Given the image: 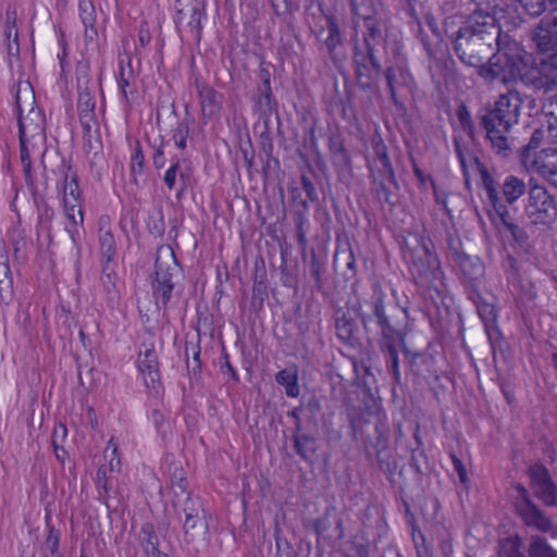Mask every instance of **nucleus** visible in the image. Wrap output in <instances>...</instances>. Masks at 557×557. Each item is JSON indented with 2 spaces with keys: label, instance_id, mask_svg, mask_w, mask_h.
Here are the masks:
<instances>
[{
  "label": "nucleus",
  "instance_id": "6",
  "mask_svg": "<svg viewBox=\"0 0 557 557\" xmlns=\"http://www.w3.org/2000/svg\"><path fill=\"white\" fill-rule=\"evenodd\" d=\"M522 51L517 42L505 39L487 58V63L479 66L478 74L488 83L500 82L508 85L518 82Z\"/></svg>",
  "mask_w": 557,
  "mask_h": 557
},
{
  "label": "nucleus",
  "instance_id": "60",
  "mask_svg": "<svg viewBox=\"0 0 557 557\" xmlns=\"http://www.w3.org/2000/svg\"><path fill=\"white\" fill-rule=\"evenodd\" d=\"M96 486L98 488L99 498H104L108 496V493H109L108 468L106 466H101L97 470Z\"/></svg>",
  "mask_w": 557,
  "mask_h": 557
},
{
  "label": "nucleus",
  "instance_id": "13",
  "mask_svg": "<svg viewBox=\"0 0 557 557\" xmlns=\"http://www.w3.org/2000/svg\"><path fill=\"white\" fill-rule=\"evenodd\" d=\"M311 528L317 535V546L335 547L345 536L343 520L333 509L326 508L321 517L311 521Z\"/></svg>",
  "mask_w": 557,
  "mask_h": 557
},
{
  "label": "nucleus",
  "instance_id": "51",
  "mask_svg": "<svg viewBox=\"0 0 557 557\" xmlns=\"http://www.w3.org/2000/svg\"><path fill=\"white\" fill-rule=\"evenodd\" d=\"M457 117L462 131L468 135L472 143L476 140L475 125L472 120L471 113L466 104H460L457 110Z\"/></svg>",
  "mask_w": 557,
  "mask_h": 557
},
{
  "label": "nucleus",
  "instance_id": "27",
  "mask_svg": "<svg viewBox=\"0 0 557 557\" xmlns=\"http://www.w3.org/2000/svg\"><path fill=\"white\" fill-rule=\"evenodd\" d=\"M334 268L335 271L345 268L343 271V276L346 282L356 278V258L348 242L337 245L334 253Z\"/></svg>",
  "mask_w": 557,
  "mask_h": 557
},
{
  "label": "nucleus",
  "instance_id": "31",
  "mask_svg": "<svg viewBox=\"0 0 557 557\" xmlns=\"http://www.w3.org/2000/svg\"><path fill=\"white\" fill-rule=\"evenodd\" d=\"M187 13L189 15L187 26L190 33L193 34L196 42L199 44L202 37V21L207 18L206 1L193 0L187 5Z\"/></svg>",
  "mask_w": 557,
  "mask_h": 557
},
{
  "label": "nucleus",
  "instance_id": "62",
  "mask_svg": "<svg viewBox=\"0 0 557 557\" xmlns=\"http://www.w3.org/2000/svg\"><path fill=\"white\" fill-rule=\"evenodd\" d=\"M79 123L83 127V137H91V128L92 126H96V133L99 132L98 129V120L96 116V113L90 114H78Z\"/></svg>",
  "mask_w": 557,
  "mask_h": 557
},
{
  "label": "nucleus",
  "instance_id": "33",
  "mask_svg": "<svg viewBox=\"0 0 557 557\" xmlns=\"http://www.w3.org/2000/svg\"><path fill=\"white\" fill-rule=\"evenodd\" d=\"M98 240L101 257H116V242L111 230L109 218H100L98 227Z\"/></svg>",
  "mask_w": 557,
  "mask_h": 557
},
{
  "label": "nucleus",
  "instance_id": "49",
  "mask_svg": "<svg viewBox=\"0 0 557 557\" xmlns=\"http://www.w3.org/2000/svg\"><path fill=\"white\" fill-rule=\"evenodd\" d=\"M195 122V119L190 115H186L183 120H181L176 127L173 129V139L175 141V146L178 149H186L187 147V138L190 135L191 126Z\"/></svg>",
  "mask_w": 557,
  "mask_h": 557
},
{
  "label": "nucleus",
  "instance_id": "53",
  "mask_svg": "<svg viewBox=\"0 0 557 557\" xmlns=\"http://www.w3.org/2000/svg\"><path fill=\"white\" fill-rule=\"evenodd\" d=\"M362 381H363L364 394L370 399H372L374 405H376L377 408L380 409V406L377 405V401H381L380 387L377 385L375 375L371 372V370L369 368L364 369V374H363Z\"/></svg>",
  "mask_w": 557,
  "mask_h": 557
},
{
  "label": "nucleus",
  "instance_id": "29",
  "mask_svg": "<svg viewBox=\"0 0 557 557\" xmlns=\"http://www.w3.org/2000/svg\"><path fill=\"white\" fill-rule=\"evenodd\" d=\"M184 536L187 543L206 541L209 533V524L207 513L202 512L198 516L184 518L183 523Z\"/></svg>",
  "mask_w": 557,
  "mask_h": 557
},
{
  "label": "nucleus",
  "instance_id": "21",
  "mask_svg": "<svg viewBox=\"0 0 557 557\" xmlns=\"http://www.w3.org/2000/svg\"><path fill=\"white\" fill-rule=\"evenodd\" d=\"M527 163L540 177L557 188V148H543Z\"/></svg>",
  "mask_w": 557,
  "mask_h": 557
},
{
  "label": "nucleus",
  "instance_id": "9",
  "mask_svg": "<svg viewBox=\"0 0 557 557\" xmlns=\"http://www.w3.org/2000/svg\"><path fill=\"white\" fill-rule=\"evenodd\" d=\"M153 268L154 269L151 274L152 297L157 306L161 302L163 311L165 312L173 297V290L175 287L173 277L178 272V263L172 252L170 259L164 261L157 256Z\"/></svg>",
  "mask_w": 557,
  "mask_h": 557
},
{
  "label": "nucleus",
  "instance_id": "39",
  "mask_svg": "<svg viewBox=\"0 0 557 557\" xmlns=\"http://www.w3.org/2000/svg\"><path fill=\"white\" fill-rule=\"evenodd\" d=\"M549 24V18H542L534 29L533 40L536 44V47L542 52H548L557 47V40L555 39V34L547 26Z\"/></svg>",
  "mask_w": 557,
  "mask_h": 557
},
{
  "label": "nucleus",
  "instance_id": "61",
  "mask_svg": "<svg viewBox=\"0 0 557 557\" xmlns=\"http://www.w3.org/2000/svg\"><path fill=\"white\" fill-rule=\"evenodd\" d=\"M13 299L12 276L0 277V302L10 304Z\"/></svg>",
  "mask_w": 557,
  "mask_h": 557
},
{
  "label": "nucleus",
  "instance_id": "48",
  "mask_svg": "<svg viewBox=\"0 0 557 557\" xmlns=\"http://www.w3.org/2000/svg\"><path fill=\"white\" fill-rule=\"evenodd\" d=\"M523 544L519 536H508L499 542L498 557H525Z\"/></svg>",
  "mask_w": 557,
  "mask_h": 557
},
{
  "label": "nucleus",
  "instance_id": "55",
  "mask_svg": "<svg viewBox=\"0 0 557 557\" xmlns=\"http://www.w3.org/2000/svg\"><path fill=\"white\" fill-rule=\"evenodd\" d=\"M276 553L274 557H298L290 542L282 536V530L276 524L274 529Z\"/></svg>",
  "mask_w": 557,
  "mask_h": 557
},
{
  "label": "nucleus",
  "instance_id": "28",
  "mask_svg": "<svg viewBox=\"0 0 557 557\" xmlns=\"http://www.w3.org/2000/svg\"><path fill=\"white\" fill-rule=\"evenodd\" d=\"M455 263L459 267L465 280L474 288L484 275V265L480 258L468 253L457 255Z\"/></svg>",
  "mask_w": 557,
  "mask_h": 557
},
{
  "label": "nucleus",
  "instance_id": "11",
  "mask_svg": "<svg viewBox=\"0 0 557 557\" xmlns=\"http://www.w3.org/2000/svg\"><path fill=\"white\" fill-rule=\"evenodd\" d=\"M515 510L523 523L541 532H549L553 529L552 519L539 508L532 500L529 491L521 484L515 486Z\"/></svg>",
  "mask_w": 557,
  "mask_h": 557
},
{
  "label": "nucleus",
  "instance_id": "23",
  "mask_svg": "<svg viewBox=\"0 0 557 557\" xmlns=\"http://www.w3.org/2000/svg\"><path fill=\"white\" fill-rule=\"evenodd\" d=\"M488 190L491 191V198L495 201V213L502 221L505 228L511 234L512 239L523 249H527L530 246V238L528 233L519 226L517 223L513 222L512 218L510 216L509 210L506 206L500 205L499 200L497 199L495 195V189L493 187H490Z\"/></svg>",
  "mask_w": 557,
  "mask_h": 557
},
{
  "label": "nucleus",
  "instance_id": "32",
  "mask_svg": "<svg viewBox=\"0 0 557 557\" xmlns=\"http://www.w3.org/2000/svg\"><path fill=\"white\" fill-rule=\"evenodd\" d=\"M138 540L143 549L149 557H169L159 549V537L151 522L147 521L143 523Z\"/></svg>",
  "mask_w": 557,
  "mask_h": 557
},
{
  "label": "nucleus",
  "instance_id": "44",
  "mask_svg": "<svg viewBox=\"0 0 557 557\" xmlns=\"http://www.w3.org/2000/svg\"><path fill=\"white\" fill-rule=\"evenodd\" d=\"M134 78V71L132 66V60L129 55L125 57V60L120 58L119 60V78L117 83L122 91L123 98L126 103L129 102L126 88L129 87L131 81Z\"/></svg>",
  "mask_w": 557,
  "mask_h": 557
},
{
  "label": "nucleus",
  "instance_id": "52",
  "mask_svg": "<svg viewBox=\"0 0 557 557\" xmlns=\"http://www.w3.org/2000/svg\"><path fill=\"white\" fill-rule=\"evenodd\" d=\"M268 298L267 283L258 280V273L253 277L251 307L255 311L263 309L264 300Z\"/></svg>",
  "mask_w": 557,
  "mask_h": 557
},
{
  "label": "nucleus",
  "instance_id": "5",
  "mask_svg": "<svg viewBox=\"0 0 557 557\" xmlns=\"http://www.w3.org/2000/svg\"><path fill=\"white\" fill-rule=\"evenodd\" d=\"M364 52H356L357 79L361 89H372L377 87L381 77V64L376 55L380 47H383V35L380 28V22L374 16L363 18Z\"/></svg>",
  "mask_w": 557,
  "mask_h": 557
},
{
  "label": "nucleus",
  "instance_id": "50",
  "mask_svg": "<svg viewBox=\"0 0 557 557\" xmlns=\"http://www.w3.org/2000/svg\"><path fill=\"white\" fill-rule=\"evenodd\" d=\"M146 228L156 238H162L165 232L164 215L161 208L149 212Z\"/></svg>",
  "mask_w": 557,
  "mask_h": 557
},
{
  "label": "nucleus",
  "instance_id": "45",
  "mask_svg": "<svg viewBox=\"0 0 557 557\" xmlns=\"http://www.w3.org/2000/svg\"><path fill=\"white\" fill-rule=\"evenodd\" d=\"M67 437V429L66 425L62 422H59L55 424L51 442L54 450L55 458L61 461L62 463L65 461L66 458H69V453L64 449L63 443L65 442Z\"/></svg>",
  "mask_w": 557,
  "mask_h": 557
},
{
  "label": "nucleus",
  "instance_id": "30",
  "mask_svg": "<svg viewBox=\"0 0 557 557\" xmlns=\"http://www.w3.org/2000/svg\"><path fill=\"white\" fill-rule=\"evenodd\" d=\"M180 178V188L176 193V198L180 199L190 187V176L181 169V161L178 159L172 160L170 168L165 171L163 182L169 190H173Z\"/></svg>",
  "mask_w": 557,
  "mask_h": 557
},
{
  "label": "nucleus",
  "instance_id": "47",
  "mask_svg": "<svg viewBox=\"0 0 557 557\" xmlns=\"http://www.w3.org/2000/svg\"><path fill=\"white\" fill-rule=\"evenodd\" d=\"M20 158H21V163L23 166L25 184L28 187L34 200L36 201L38 190H37V186L35 184V180L33 176V163H32V159H30V148L20 149Z\"/></svg>",
  "mask_w": 557,
  "mask_h": 557
},
{
  "label": "nucleus",
  "instance_id": "41",
  "mask_svg": "<svg viewBox=\"0 0 557 557\" xmlns=\"http://www.w3.org/2000/svg\"><path fill=\"white\" fill-rule=\"evenodd\" d=\"M335 329L338 338L345 344H352L356 323L351 317L343 310L335 312Z\"/></svg>",
  "mask_w": 557,
  "mask_h": 557
},
{
  "label": "nucleus",
  "instance_id": "20",
  "mask_svg": "<svg viewBox=\"0 0 557 557\" xmlns=\"http://www.w3.org/2000/svg\"><path fill=\"white\" fill-rule=\"evenodd\" d=\"M531 485L534 494L545 506H557V487L553 482L548 470L543 466L530 468Z\"/></svg>",
  "mask_w": 557,
  "mask_h": 557
},
{
  "label": "nucleus",
  "instance_id": "24",
  "mask_svg": "<svg viewBox=\"0 0 557 557\" xmlns=\"http://www.w3.org/2000/svg\"><path fill=\"white\" fill-rule=\"evenodd\" d=\"M195 85L200 100L202 116L211 119L219 114L222 109V96L203 81L196 79Z\"/></svg>",
  "mask_w": 557,
  "mask_h": 557
},
{
  "label": "nucleus",
  "instance_id": "2",
  "mask_svg": "<svg viewBox=\"0 0 557 557\" xmlns=\"http://www.w3.org/2000/svg\"><path fill=\"white\" fill-rule=\"evenodd\" d=\"M522 100L516 91L500 95L493 108L479 115L480 126L491 149L500 157H508L513 150L512 127L518 124Z\"/></svg>",
  "mask_w": 557,
  "mask_h": 557
},
{
  "label": "nucleus",
  "instance_id": "56",
  "mask_svg": "<svg viewBox=\"0 0 557 557\" xmlns=\"http://www.w3.org/2000/svg\"><path fill=\"white\" fill-rule=\"evenodd\" d=\"M530 557H557L555 550H553L542 536H532L530 547Z\"/></svg>",
  "mask_w": 557,
  "mask_h": 557
},
{
  "label": "nucleus",
  "instance_id": "26",
  "mask_svg": "<svg viewBox=\"0 0 557 557\" xmlns=\"http://www.w3.org/2000/svg\"><path fill=\"white\" fill-rule=\"evenodd\" d=\"M294 448L296 454L305 461L313 463L319 448L318 438L305 429L294 431Z\"/></svg>",
  "mask_w": 557,
  "mask_h": 557
},
{
  "label": "nucleus",
  "instance_id": "38",
  "mask_svg": "<svg viewBox=\"0 0 557 557\" xmlns=\"http://www.w3.org/2000/svg\"><path fill=\"white\" fill-rule=\"evenodd\" d=\"M327 147L335 166L348 169L351 159L345 148L344 139L339 134L332 133L327 139Z\"/></svg>",
  "mask_w": 557,
  "mask_h": 557
},
{
  "label": "nucleus",
  "instance_id": "59",
  "mask_svg": "<svg viewBox=\"0 0 557 557\" xmlns=\"http://www.w3.org/2000/svg\"><path fill=\"white\" fill-rule=\"evenodd\" d=\"M79 15L84 26H91L96 23L95 8L91 1L82 0L78 4Z\"/></svg>",
  "mask_w": 557,
  "mask_h": 557
},
{
  "label": "nucleus",
  "instance_id": "4",
  "mask_svg": "<svg viewBox=\"0 0 557 557\" xmlns=\"http://www.w3.org/2000/svg\"><path fill=\"white\" fill-rule=\"evenodd\" d=\"M20 149H35L46 141V117L36 107L35 94L30 84L18 82L15 92Z\"/></svg>",
  "mask_w": 557,
  "mask_h": 557
},
{
  "label": "nucleus",
  "instance_id": "37",
  "mask_svg": "<svg viewBox=\"0 0 557 557\" xmlns=\"http://www.w3.org/2000/svg\"><path fill=\"white\" fill-rule=\"evenodd\" d=\"M453 141H454L455 152L457 154L458 161L461 166L462 174H463L466 181H468L469 165L472 163L481 165L479 158L472 152V150L469 148L468 144L456 133L453 136Z\"/></svg>",
  "mask_w": 557,
  "mask_h": 557
},
{
  "label": "nucleus",
  "instance_id": "36",
  "mask_svg": "<svg viewBox=\"0 0 557 557\" xmlns=\"http://www.w3.org/2000/svg\"><path fill=\"white\" fill-rule=\"evenodd\" d=\"M172 506L177 515L181 512L184 513V518H190L206 512L201 498L194 496L191 493L177 499H172Z\"/></svg>",
  "mask_w": 557,
  "mask_h": 557
},
{
  "label": "nucleus",
  "instance_id": "42",
  "mask_svg": "<svg viewBox=\"0 0 557 557\" xmlns=\"http://www.w3.org/2000/svg\"><path fill=\"white\" fill-rule=\"evenodd\" d=\"M275 381L278 385L284 386L288 397L299 396L300 388L298 384L297 370L283 369L275 374Z\"/></svg>",
  "mask_w": 557,
  "mask_h": 557
},
{
  "label": "nucleus",
  "instance_id": "25",
  "mask_svg": "<svg viewBox=\"0 0 557 557\" xmlns=\"http://www.w3.org/2000/svg\"><path fill=\"white\" fill-rule=\"evenodd\" d=\"M474 5L468 17H475L478 21L493 18L495 23L505 17L507 0H471Z\"/></svg>",
  "mask_w": 557,
  "mask_h": 557
},
{
  "label": "nucleus",
  "instance_id": "18",
  "mask_svg": "<svg viewBox=\"0 0 557 557\" xmlns=\"http://www.w3.org/2000/svg\"><path fill=\"white\" fill-rule=\"evenodd\" d=\"M372 295L361 307V319L366 329L375 324L383 333V289L381 278L376 274L370 275Z\"/></svg>",
  "mask_w": 557,
  "mask_h": 557
},
{
  "label": "nucleus",
  "instance_id": "63",
  "mask_svg": "<svg viewBox=\"0 0 557 557\" xmlns=\"http://www.w3.org/2000/svg\"><path fill=\"white\" fill-rule=\"evenodd\" d=\"M149 417L153 422V425L158 434H160L161 437L164 438L169 430V425L166 423L164 414L159 409H153Z\"/></svg>",
  "mask_w": 557,
  "mask_h": 557
},
{
  "label": "nucleus",
  "instance_id": "12",
  "mask_svg": "<svg viewBox=\"0 0 557 557\" xmlns=\"http://www.w3.org/2000/svg\"><path fill=\"white\" fill-rule=\"evenodd\" d=\"M542 144H557V103L550 102L544 106L541 117V126L537 127L529 144L523 148L522 160L524 163L530 159V151Z\"/></svg>",
  "mask_w": 557,
  "mask_h": 557
},
{
  "label": "nucleus",
  "instance_id": "34",
  "mask_svg": "<svg viewBox=\"0 0 557 557\" xmlns=\"http://www.w3.org/2000/svg\"><path fill=\"white\" fill-rule=\"evenodd\" d=\"M509 285L521 301L534 300L537 296L535 284L512 270L508 275Z\"/></svg>",
  "mask_w": 557,
  "mask_h": 557
},
{
  "label": "nucleus",
  "instance_id": "17",
  "mask_svg": "<svg viewBox=\"0 0 557 557\" xmlns=\"http://www.w3.org/2000/svg\"><path fill=\"white\" fill-rule=\"evenodd\" d=\"M326 28L323 26L319 30H314L317 41L321 42V47L325 48L329 58L337 63L339 61V52L344 48V37L339 26L338 18L333 14H324Z\"/></svg>",
  "mask_w": 557,
  "mask_h": 557
},
{
  "label": "nucleus",
  "instance_id": "10",
  "mask_svg": "<svg viewBox=\"0 0 557 557\" xmlns=\"http://www.w3.org/2000/svg\"><path fill=\"white\" fill-rule=\"evenodd\" d=\"M524 213L530 223L534 225H549L557 218V202L555 196L543 185H532L528 190V200Z\"/></svg>",
  "mask_w": 557,
  "mask_h": 557
},
{
  "label": "nucleus",
  "instance_id": "15",
  "mask_svg": "<svg viewBox=\"0 0 557 557\" xmlns=\"http://www.w3.org/2000/svg\"><path fill=\"white\" fill-rule=\"evenodd\" d=\"M519 79L523 84L534 87L537 90L546 92L555 91L557 88V77H550V73H545L543 65H535L532 55L522 51L521 64H519Z\"/></svg>",
  "mask_w": 557,
  "mask_h": 557
},
{
  "label": "nucleus",
  "instance_id": "40",
  "mask_svg": "<svg viewBox=\"0 0 557 557\" xmlns=\"http://www.w3.org/2000/svg\"><path fill=\"white\" fill-rule=\"evenodd\" d=\"M197 342L185 344V359H186V368L189 375L196 376L200 374L201 371V360H200V341H201V332L200 327H197Z\"/></svg>",
  "mask_w": 557,
  "mask_h": 557
},
{
  "label": "nucleus",
  "instance_id": "57",
  "mask_svg": "<svg viewBox=\"0 0 557 557\" xmlns=\"http://www.w3.org/2000/svg\"><path fill=\"white\" fill-rule=\"evenodd\" d=\"M259 145H260L261 152H263L267 158L264 161V164H263V171H267V169L270 168L271 161L278 162L277 159H275L273 157L274 145H273L272 137L270 136V134L268 132H262L260 134Z\"/></svg>",
  "mask_w": 557,
  "mask_h": 557
},
{
  "label": "nucleus",
  "instance_id": "7",
  "mask_svg": "<svg viewBox=\"0 0 557 557\" xmlns=\"http://www.w3.org/2000/svg\"><path fill=\"white\" fill-rule=\"evenodd\" d=\"M389 46L393 52V64L385 71V78L394 102L395 113L404 117L407 112L405 102L412 91L413 78L408 71L406 57L401 52L403 46L397 39V34H394V39Z\"/></svg>",
  "mask_w": 557,
  "mask_h": 557
},
{
  "label": "nucleus",
  "instance_id": "54",
  "mask_svg": "<svg viewBox=\"0 0 557 557\" xmlns=\"http://www.w3.org/2000/svg\"><path fill=\"white\" fill-rule=\"evenodd\" d=\"M145 168V154L141 148V144L139 140H136L135 143V152L132 157L131 161V174H132V182L138 186V176L144 173Z\"/></svg>",
  "mask_w": 557,
  "mask_h": 557
},
{
  "label": "nucleus",
  "instance_id": "3",
  "mask_svg": "<svg viewBox=\"0 0 557 557\" xmlns=\"http://www.w3.org/2000/svg\"><path fill=\"white\" fill-rule=\"evenodd\" d=\"M403 257L417 283L436 290L444 286V272L434 245L422 232H407L403 236Z\"/></svg>",
  "mask_w": 557,
  "mask_h": 557
},
{
  "label": "nucleus",
  "instance_id": "64",
  "mask_svg": "<svg viewBox=\"0 0 557 557\" xmlns=\"http://www.w3.org/2000/svg\"><path fill=\"white\" fill-rule=\"evenodd\" d=\"M26 247L27 242L25 237L20 235L18 238L13 240V256L18 263H24L27 260Z\"/></svg>",
  "mask_w": 557,
  "mask_h": 557
},
{
  "label": "nucleus",
  "instance_id": "22",
  "mask_svg": "<svg viewBox=\"0 0 557 557\" xmlns=\"http://www.w3.org/2000/svg\"><path fill=\"white\" fill-rule=\"evenodd\" d=\"M60 171L63 175V202L64 206H67L73 200L71 205L72 209L77 208V214L79 219V223H83V209H82V191L78 185V175L76 171L72 169V165L62 159Z\"/></svg>",
  "mask_w": 557,
  "mask_h": 557
},
{
  "label": "nucleus",
  "instance_id": "35",
  "mask_svg": "<svg viewBox=\"0 0 557 557\" xmlns=\"http://www.w3.org/2000/svg\"><path fill=\"white\" fill-rule=\"evenodd\" d=\"M252 100L255 110L259 113L260 117L268 119L273 113L277 114L278 102L272 89H256Z\"/></svg>",
  "mask_w": 557,
  "mask_h": 557
},
{
  "label": "nucleus",
  "instance_id": "1",
  "mask_svg": "<svg viewBox=\"0 0 557 557\" xmlns=\"http://www.w3.org/2000/svg\"><path fill=\"white\" fill-rule=\"evenodd\" d=\"M451 38L459 60L465 65L479 67L507 36H502L500 26L493 18L478 21L468 17Z\"/></svg>",
  "mask_w": 557,
  "mask_h": 557
},
{
  "label": "nucleus",
  "instance_id": "19",
  "mask_svg": "<svg viewBox=\"0 0 557 557\" xmlns=\"http://www.w3.org/2000/svg\"><path fill=\"white\" fill-rule=\"evenodd\" d=\"M77 112L78 114L96 113V99L91 94V76L88 62H78L76 65Z\"/></svg>",
  "mask_w": 557,
  "mask_h": 557
},
{
  "label": "nucleus",
  "instance_id": "16",
  "mask_svg": "<svg viewBox=\"0 0 557 557\" xmlns=\"http://www.w3.org/2000/svg\"><path fill=\"white\" fill-rule=\"evenodd\" d=\"M137 369L143 375L144 384L150 394L158 396L163 389L160 372V362L154 349L151 344L144 352H139L137 356Z\"/></svg>",
  "mask_w": 557,
  "mask_h": 557
},
{
  "label": "nucleus",
  "instance_id": "8",
  "mask_svg": "<svg viewBox=\"0 0 557 557\" xmlns=\"http://www.w3.org/2000/svg\"><path fill=\"white\" fill-rule=\"evenodd\" d=\"M480 174L487 200L494 210L495 201L491 198L490 187L495 189V195L500 205L507 208L508 205H513L529 190L524 180L513 174H508L502 181H497L483 165H481Z\"/></svg>",
  "mask_w": 557,
  "mask_h": 557
},
{
  "label": "nucleus",
  "instance_id": "14",
  "mask_svg": "<svg viewBox=\"0 0 557 557\" xmlns=\"http://www.w3.org/2000/svg\"><path fill=\"white\" fill-rule=\"evenodd\" d=\"M364 157L372 183L371 193L380 200L383 191V138L377 125H375L374 135L366 145Z\"/></svg>",
  "mask_w": 557,
  "mask_h": 557
},
{
  "label": "nucleus",
  "instance_id": "43",
  "mask_svg": "<svg viewBox=\"0 0 557 557\" xmlns=\"http://www.w3.org/2000/svg\"><path fill=\"white\" fill-rule=\"evenodd\" d=\"M325 271V262L312 250L309 261V275L314 282V287L323 295L327 294L322 274Z\"/></svg>",
  "mask_w": 557,
  "mask_h": 557
},
{
  "label": "nucleus",
  "instance_id": "46",
  "mask_svg": "<svg viewBox=\"0 0 557 557\" xmlns=\"http://www.w3.org/2000/svg\"><path fill=\"white\" fill-rule=\"evenodd\" d=\"M171 491L173 492L172 499H177L190 493L188 491V481L182 467L173 466L171 471Z\"/></svg>",
  "mask_w": 557,
  "mask_h": 557
},
{
  "label": "nucleus",
  "instance_id": "58",
  "mask_svg": "<svg viewBox=\"0 0 557 557\" xmlns=\"http://www.w3.org/2000/svg\"><path fill=\"white\" fill-rule=\"evenodd\" d=\"M278 270H280V274H281L280 280H281L282 285L285 287L297 289L298 288L297 275L294 274L293 271L288 269L284 252H282V262L278 267Z\"/></svg>",
  "mask_w": 557,
  "mask_h": 557
}]
</instances>
